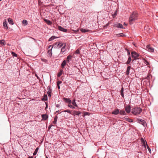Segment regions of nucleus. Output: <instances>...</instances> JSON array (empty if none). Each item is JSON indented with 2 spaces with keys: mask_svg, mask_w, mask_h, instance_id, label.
<instances>
[{
  "mask_svg": "<svg viewBox=\"0 0 158 158\" xmlns=\"http://www.w3.org/2000/svg\"><path fill=\"white\" fill-rule=\"evenodd\" d=\"M58 112H59V110L57 111L56 112V113H58Z\"/></svg>",
  "mask_w": 158,
  "mask_h": 158,
  "instance_id": "obj_52",
  "label": "nucleus"
},
{
  "mask_svg": "<svg viewBox=\"0 0 158 158\" xmlns=\"http://www.w3.org/2000/svg\"><path fill=\"white\" fill-rule=\"evenodd\" d=\"M131 56L132 57L135 59H137V58L139 56V54L135 51L132 52H131Z\"/></svg>",
  "mask_w": 158,
  "mask_h": 158,
  "instance_id": "obj_4",
  "label": "nucleus"
},
{
  "mask_svg": "<svg viewBox=\"0 0 158 158\" xmlns=\"http://www.w3.org/2000/svg\"><path fill=\"white\" fill-rule=\"evenodd\" d=\"M3 26L5 29H8V27H7V23L6 20H5L3 22Z\"/></svg>",
  "mask_w": 158,
  "mask_h": 158,
  "instance_id": "obj_13",
  "label": "nucleus"
},
{
  "mask_svg": "<svg viewBox=\"0 0 158 158\" xmlns=\"http://www.w3.org/2000/svg\"><path fill=\"white\" fill-rule=\"evenodd\" d=\"M64 100L67 103H71V101L69 98H64Z\"/></svg>",
  "mask_w": 158,
  "mask_h": 158,
  "instance_id": "obj_20",
  "label": "nucleus"
},
{
  "mask_svg": "<svg viewBox=\"0 0 158 158\" xmlns=\"http://www.w3.org/2000/svg\"><path fill=\"white\" fill-rule=\"evenodd\" d=\"M57 86L58 88L59 89H60V85H57Z\"/></svg>",
  "mask_w": 158,
  "mask_h": 158,
  "instance_id": "obj_48",
  "label": "nucleus"
},
{
  "mask_svg": "<svg viewBox=\"0 0 158 158\" xmlns=\"http://www.w3.org/2000/svg\"><path fill=\"white\" fill-rule=\"evenodd\" d=\"M119 112V110L118 109H115L114 110H113L112 112V114L114 115H117Z\"/></svg>",
  "mask_w": 158,
  "mask_h": 158,
  "instance_id": "obj_10",
  "label": "nucleus"
},
{
  "mask_svg": "<svg viewBox=\"0 0 158 158\" xmlns=\"http://www.w3.org/2000/svg\"><path fill=\"white\" fill-rule=\"evenodd\" d=\"M125 110L127 113H129L131 111V107L129 105H127L125 107Z\"/></svg>",
  "mask_w": 158,
  "mask_h": 158,
  "instance_id": "obj_9",
  "label": "nucleus"
},
{
  "mask_svg": "<svg viewBox=\"0 0 158 158\" xmlns=\"http://www.w3.org/2000/svg\"><path fill=\"white\" fill-rule=\"evenodd\" d=\"M141 141L142 144V145L145 148H146V145H147V142L145 140H144L143 138H142L141 139Z\"/></svg>",
  "mask_w": 158,
  "mask_h": 158,
  "instance_id": "obj_5",
  "label": "nucleus"
},
{
  "mask_svg": "<svg viewBox=\"0 0 158 158\" xmlns=\"http://www.w3.org/2000/svg\"><path fill=\"white\" fill-rule=\"evenodd\" d=\"M56 38L55 36H52L51 37H50L49 39L48 40L49 41H51L53 40H54Z\"/></svg>",
  "mask_w": 158,
  "mask_h": 158,
  "instance_id": "obj_32",
  "label": "nucleus"
},
{
  "mask_svg": "<svg viewBox=\"0 0 158 158\" xmlns=\"http://www.w3.org/2000/svg\"><path fill=\"white\" fill-rule=\"evenodd\" d=\"M65 44H64L62 46V48L61 50V52H63L65 51Z\"/></svg>",
  "mask_w": 158,
  "mask_h": 158,
  "instance_id": "obj_16",
  "label": "nucleus"
},
{
  "mask_svg": "<svg viewBox=\"0 0 158 158\" xmlns=\"http://www.w3.org/2000/svg\"><path fill=\"white\" fill-rule=\"evenodd\" d=\"M131 69V66H129L127 68V70L126 72V74L127 75H128L130 73V70Z\"/></svg>",
  "mask_w": 158,
  "mask_h": 158,
  "instance_id": "obj_18",
  "label": "nucleus"
},
{
  "mask_svg": "<svg viewBox=\"0 0 158 158\" xmlns=\"http://www.w3.org/2000/svg\"><path fill=\"white\" fill-rule=\"evenodd\" d=\"M71 103H69L68 106L70 108L72 109H75V107L74 106H73L71 104Z\"/></svg>",
  "mask_w": 158,
  "mask_h": 158,
  "instance_id": "obj_36",
  "label": "nucleus"
},
{
  "mask_svg": "<svg viewBox=\"0 0 158 158\" xmlns=\"http://www.w3.org/2000/svg\"><path fill=\"white\" fill-rule=\"evenodd\" d=\"M50 128H51V127H50V126H49L48 127V129H50Z\"/></svg>",
  "mask_w": 158,
  "mask_h": 158,
  "instance_id": "obj_53",
  "label": "nucleus"
},
{
  "mask_svg": "<svg viewBox=\"0 0 158 158\" xmlns=\"http://www.w3.org/2000/svg\"><path fill=\"white\" fill-rule=\"evenodd\" d=\"M76 100L75 99L73 100L72 102H71L72 104L74 106L76 107H78V106L76 103L75 102Z\"/></svg>",
  "mask_w": 158,
  "mask_h": 158,
  "instance_id": "obj_23",
  "label": "nucleus"
},
{
  "mask_svg": "<svg viewBox=\"0 0 158 158\" xmlns=\"http://www.w3.org/2000/svg\"><path fill=\"white\" fill-rule=\"evenodd\" d=\"M2 0H0V1H1Z\"/></svg>",
  "mask_w": 158,
  "mask_h": 158,
  "instance_id": "obj_58",
  "label": "nucleus"
},
{
  "mask_svg": "<svg viewBox=\"0 0 158 158\" xmlns=\"http://www.w3.org/2000/svg\"><path fill=\"white\" fill-rule=\"evenodd\" d=\"M124 25H125V26H126L127 25L125 23H124Z\"/></svg>",
  "mask_w": 158,
  "mask_h": 158,
  "instance_id": "obj_54",
  "label": "nucleus"
},
{
  "mask_svg": "<svg viewBox=\"0 0 158 158\" xmlns=\"http://www.w3.org/2000/svg\"><path fill=\"white\" fill-rule=\"evenodd\" d=\"M81 114V113L80 111H76L75 110L73 111L72 112V113H71V114L73 115V116H75V115H79Z\"/></svg>",
  "mask_w": 158,
  "mask_h": 158,
  "instance_id": "obj_7",
  "label": "nucleus"
},
{
  "mask_svg": "<svg viewBox=\"0 0 158 158\" xmlns=\"http://www.w3.org/2000/svg\"><path fill=\"white\" fill-rule=\"evenodd\" d=\"M48 99L47 96L46 95L42 99L43 100L46 101Z\"/></svg>",
  "mask_w": 158,
  "mask_h": 158,
  "instance_id": "obj_39",
  "label": "nucleus"
},
{
  "mask_svg": "<svg viewBox=\"0 0 158 158\" xmlns=\"http://www.w3.org/2000/svg\"><path fill=\"white\" fill-rule=\"evenodd\" d=\"M115 26L116 27L118 28H124L123 25L119 23H117L115 24Z\"/></svg>",
  "mask_w": 158,
  "mask_h": 158,
  "instance_id": "obj_14",
  "label": "nucleus"
},
{
  "mask_svg": "<svg viewBox=\"0 0 158 158\" xmlns=\"http://www.w3.org/2000/svg\"><path fill=\"white\" fill-rule=\"evenodd\" d=\"M147 148L148 149L149 151L150 152L151 151V149L148 146V145H147Z\"/></svg>",
  "mask_w": 158,
  "mask_h": 158,
  "instance_id": "obj_43",
  "label": "nucleus"
},
{
  "mask_svg": "<svg viewBox=\"0 0 158 158\" xmlns=\"http://www.w3.org/2000/svg\"><path fill=\"white\" fill-rule=\"evenodd\" d=\"M123 119L124 120H126V121L129 122H133V120L130 118H128L127 117H124L123 118Z\"/></svg>",
  "mask_w": 158,
  "mask_h": 158,
  "instance_id": "obj_15",
  "label": "nucleus"
},
{
  "mask_svg": "<svg viewBox=\"0 0 158 158\" xmlns=\"http://www.w3.org/2000/svg\"><path fill=\"white\" fill-rule=\"evenodd\" d=\"M39 150V148L37 147L35 150V151L33 153V155H35L37 154L38 151Z\"/></svg>",
  "mask_w": 158,
  "mask_h": 158,
  "instance_id": "obj_33",
  "label": "nucleus"
},
{
  "mask_svg": "<svg viewBox=\"0 0 158 158\" xmlns=\"http://www.w3.org/2000/svg\"><path fill=\"white\" fill-rule=\"evenodd\" d=\"M56 106L57 107H59L60 106V105L59 104H57L56 105Z\"/></svg>",
  "mask_w": 158,
  "mask_h": 158,
  "instance_id": "obj_49",
  "label": "nucleus"
},
{
  "mask_svg": "<svg viewBox=\"0 0 158 158\" xmlns=\"http://www.w3.org/2000/svg\"><path fill=\"white\" fill-rule=\"evenodd\" d=\"M11 54L13 56L15 57H17V55L14 52H11Z\"/></svg>",
  "mask_w": 158,
  "mask_h": 158,
  "instance_id": "obj_37",
  "label": "nucleus"
},
{
  "mask_svg": "<svg viewBox=\"0 0 158 158\" xmlns=\"http://www.w3.org/2000/svg\"><path fill=\"white\" fill-rule=\"evenodd\" d=\"M131 60V56H129V57H128V60L127 61V62L126 63V64H130Z\"/></svg>",
  "mask_w": 158,
  "mask_h": 158,
  "instance_id": "obj_25",
  "label": "nucleus"
},
{
  "mask_svg": "<svg viewBox=\"0 0 158 158\" xmlns=\"http://www.w3.org/2000/svg\"><path fill=\"white\" fill-rule=\"evenodd\" d=\"M147 48L148 51L150 52H153L154 51V48L151 47L149 45H148L147 46Z\"/></svg>",
  "mask_w": 158,
  "mask_h": 158,
  "instance_id": "obj_8",
  "label": "nucleus"
},
{
  "mask_svg": "<svg viewBox=\"0 0 158 158\" xmlns=\"http://www.w3.org/2000/svg\"><path fill=\"white\" fill-rule=\"evenodd\" d=\"M63 112H68V113H69L70 114H71V113H72V112H71L69 110H64L63 111Z\"/></svg>",
  "mask_w": 158,
  "mask_h": 158,
  "instance_id": "obj_38",
  "label": "nucleus"
},
{
  "mask_svg": "<svg viewBox=\"0 0 158 158\" xmlns=\"http://www.w3.org/2000/svg\"><path fill=\"white\" fill-rule=\"evenodd\" d=\"M138 14L135 12H133L131 14L129 18V22L130 24H131L133 23V22L137 19Z\"/></svg>",
  "mask_w": 158,
  "mask_h": 158,
  "instance_id": "obj_1",
  "label": "nucleus"
},
{
  "mask_svg": "<svg viewBox=\"0 0 158 158\" xmlns=\"http://www.w3.org/2000/svg\"><path fill=\"white\" fill-rule=\"evenodd\" d=\"M116 15V13H115L114 14V15L115 16Z\"/></svg>",
  "mask_w": 158,
  "mask_h": 158,
  "instance_id": "obj_56",
  "label": "nucleus"
},
{
  "mask_svg": "<svg viewBox=\"0 0 158 158\" xmlns=\"http://www.w3.org/2000/svg\"><path fill=\"white\" fill-rule=\"evenodd\" d=\"M120 94L121 96L123 98L124 97V94H123V88L122 87L120 90Z\"/></svg>",
  "mask_w": 158,
  "mask_h": 158,
  "instance_id": "obj_28",
  "label": "nucleus"
},
{
  "mask_svg": "<svg viewBox=\"0 0 158 158\" xmlns=\"http://www.w3.org/2000/svg\"><path fill=\"white\" fill-rule=\"evenodd\" d=\"M44 20L48 25H50L52 23V22L49 20L44 19Z\"/></svg>",
  "mask_w": 158,
  "mask_h": 158,
  "instance_id": "obj_21",
  "label": "nucleus"
},
{
  "mask_svg": "<svg viewBox=\"0 0 158 158\" xmlns=\"http://www.w3.org/2000/svg\"><path fill=\"white\" fill-rule=\"evenodd\" d=\"M127 54L129 55V56H130V52L129 51H127Z\"/></svg>",
  "mask_w": 158,
  "mask_h": 158,
  "instance_id": "obj_47",
  "label": "nucleus"
},
{
  "mask_svg": "<svg viewBox=\"0 0 158 158\" xmlns=\"http://www.w3.org/2000/svg\"><path fill=\"white\" fill-rule=\"evenodd\" d=\"M28 158H33V156H29V157H28Z\"/></svg>",
  "mask_w": 158,
  "mask_h": 158,
  "instance_id": "obj_51",
  "label": "nucleus"
},
{
  "mask_svg": "<svg viewBox=\"0 0 158 158\" xmlns=\"http://www.w3.org/2000/svg\"><path fill=\"white\" fill-rule=\"evenodd\" d=\"M81 32H84V33H85L86 32H88L89 31L87 29H84L83 28L81 29Z\"/></svg>",
  "mask_w": 158,
  "mask_h": 158,
  "instance_id": "obj_29",
  "label": "nucleus"
},
{
  "mask_svg": "<svg viewBox=\"0 0 158 158\" xmlns=\"http://www.w3.org/2000/svg\"><path fill=\"white\" fill-rule=\"evenodd\" d=\"M142 111V109L140 107H135L133 109L132 113L135 115L139 114Z\"/></svg>",
  "mask_w": 158,
  "mask_h": 158,
  "instance_id": "obj_2",
  "label": "nucleus"
},
{
  "mask_svg": "<svg viewBox=\"0 0 158 158\" xmlns=\"http://www.w3.org/2000/svg\"><path fill=\"white\" fill-rule=\"evenodd\" d=\"M57 118H58V117L57 116V115H56L55 116V117L54 118V121L53 122V123L54 124H56V122L57 121Z\"/></svg>",
  "mask_w": 158,
  "mask_h": 158,
  "instance_id": "obj_31",
  "label": "nucleus"
},
{
  "mask_svg": "<svg viewBox=\"0 0 158 158\" xmlns=\"http://www.w3.org/2000/svg\"><path fill=\"white\" fill-rule=\"evenodd\" d=\"M36 77H37V79H39V77H38L37 75H36Z\"/></svg>",
  "mask_w": 158,
  "mask_h": 158,
  "instance_id": "obj_55",
  "label": "nucleus"
},
{
  "mask_svg": "<svg viewBox=\"0 0 158 158\" xmlns=\"http://www.w3.org/2000/svg\"><path fill=\"white\" fill-rule=\"evenodd\" d=\"M22 23L23 24H24V26H25L27 24V21L25 19H24L22 21Z\"/></svg>",
  "mask_w": 158,
  "mask_h": 158,
  "instance_id": "obj_35",
  "label": "nucleus"
},
{
  "mask_svg": "<svg viewBox=\"0 0 158 158\" xmlns=\"http://www.w3.org/2000/svg\"><path fill=\"white\" fill-rule=\"evenodd\" d=\"M42 119L45 120H47L48 118V116L45 114H42Z\"/></svg>",
  "mask_w": 158,
  "mask_h": 158,
  "instance_id": "obj_17",
  "label": "nucleus"
},
{
  "mask_svg": "<svg viewBox=\"0 0 158 158\" xmlns=\"http://www.w3.org/2000/svg\"><path fill=\"white\" fill-rule=\"evenodd\" d=\"M0 44L2 45H5L6 44L5 40H0Z\"/></svg>",
  "mask_w": 158,
  "mask_h": 158,
  "instance_id": "obj_30",
  "label": "nucleus"
},
{
  "mask_svg": "<svg viewBox=\"0 0 158 158\" xmlns=\"http://www.w3.org/2000/svg\"><path fill=\"white\" fill-rule=\"evenodd\" d=\"M120 36H124L123 34V35L121 34L120 35Z\"/></svg>",
  "mask_w": 158,
  "mask_h": 158,
  "instance_id": "obj_50",
  "label": "nucleus"
},
{
  "mask_svg": "<svg viewBox=\"0 0 158 158\" xmlns=\"http://www.w3.org/2000/svg\"><path fill=\"white\" fill-rule=\"evenodd\" d=\"M75 53L76 54H78L79 53V50L78 49H77L76 51H75Z\"/></svg>",
  "mask_w": 158,
  "mask_h": 158,
  "instance_id": "obj_45",
  "label": "nucleus"
},
{
  "mask_svg": "<svg viewBox=\"0 0 158 158\" xmlns=\"http://www.w3.org/2000/svg\"><path fill=\"white\" fill-rule=\"evenodd\" d=\"M66 64L65 60H64L61 64V66L62 68H64Z\"/></svg>",
  "mask_w": 158,
  "mask_h": 158,
  "instance_id": "obj_27",
  "label": "nucleus"
},
{
  "mask_svg": "<svg viewBox=\"0 0 158 158\" xmlns=\"http://www.w3.org/2000/svg\"><path fill=\"white\" fill-rule=\"evenodd\" d=\"M119 114L120 115H126V113L124 110H119Z\"/></svg>",
  "mask_w": 158,
  "mask_h": 158,
  "instance_id": "obj_19",
  "label": "nucleus"
},
{
  "mask_svg": "<svg viewBox=\"0 0 158 158\" xmlns=\"http://www.w3.org/2000/svg\"><path fill=\"white\" fill-rule=\"evenodd\" d=\"M58 28L59 30L64 32H66L67 31V29H65L60 26H58Z\"/></svg>",
  "mask_w": 158,
  "mask_h": 158,
  "instance_id": "obj_12",
  "label": "nucleus"
},
{
  "mask_svg": "<svg viewBox=\"0 0 158 158\" xmlns=\"http://www.w3.org/2000/svg\"><path fill=\"white\" fill-rule=\"evenodd\" d=\"M72 57V56L70 55L68 56L67 57L66 59L67 61L69 63V62L70 61V60H71Z\"/></svg>",
  "mask_w": 158,
  "mask_h": 158,
  "instance_id": "obj_22",
  "label": "nucleus"
},
{
  "mask_svg": "<svg viewBox=\"0 0 158 158\" xmlns=\"http://www.w3.org/2000/svg\"><path fill=\"white\" fill-rule=\"evenodd\" d=\"M31 38H32V37H31ZM33 39L34 40H35V39H34L33 38Z\"/></svg>",
  "mask_w": 158,
  "mask_h": 158,
  "instance_id": "obj_57",
  "label": "nucleus"
},
{
  "mask_svg": "<svg viewBox=\"0 0 158 158\" xmlns=\"http://www.w3.org/2000/svg\"><path fill=\"white\" fill-rule=\"evenodd\" d=\"M143 63H144L146 65H148L149 64V63L145 59L143 58Z\"/></svg>",
  "mask_w": 158,
  "mask_h": 158,
  "instance_id": "obj_26",
  "label": "nucleus"
},
{
  "mask_svg": "<svg viewBox=\"0 0 158 158\" xmlns=\"http://www.w3.org/2000/svg\"><path fill=\"white\" fill-rule=\"evenodd\" d=\"M121 34L123 35V33H121V34H117V36L118 37H121V36H120V35Z\"/></svg>",
  "mask_w": 158,
  "mask_h": 158,
  "instance_id": "obj_46",
  "label": "nucleus"
},
{
  "mask_svg": "<svg viewBox=\"0 0 158 158\" xmlns=\"http://www.w3.org/2000/svg\"><path fill=\"white\" fill-rule=\"evenodd\" d=\"M47 158H48V157H47Z\"/></svg>",
  "mask_w": 158,
  "mask_h": 158,
  "instance_id": "obj_59",
  "label": "nucleus"
},
{
  "mask_svg": "<svg viewBox=\"0 0 158 158\" xmlns=\"http://www.w3.org/2000/svg\"><path fill=\"white\" fill-rule=\"evenodd\" d=\"M148 158H149V157Z\"/></svg>",
  "mask_w": 158,
  "mask_h": 158,
  "instance_id": "obj_60",
  "label": "nucleus"
},
{
  "mask_svg": "<svg viewBox=\"0 0 158 158\" xmlns=\"http://www.w3.org/2000/svg\"><path fill=\"white\" fill-rule=\"evenodd\" d=\"M63 44L62 43L59 42H56L53 44L52 47L56 48H61L63 45Z\"/></svg>",
  "mask_w": 158,
  "mask_h": 158,
  "instance_id": "obj_3",
  "label": "nucleus"
},
{
  "mask_svg": "<svg viewBox=\"0 0 158 158\" xmlns=\"http://www.w3.org/2000/svg\"><path fill=\"white\" fill-rule=\"evenodd\" d=\"M63 72V71L62 69H61L59 73H58L57 76L59 77H60L62 74Z\"/></svg>",
  "mask_w": 158,
  "mask_h": 158,
  "instance_id": "obj_34",
  "label": "nucleus"
},
{
  "mask_svg": "<svg viewBox=\"0 0 158 158\" xmlns=\"http://www.w3.org/2000/svg\"><path fill=\"white\" fill-rule=\"evenodd\" d=\"M141 141L142 144V145L145 148H146V145H147V142L145 140H144L143 138H142L141 139Z\"/></svg>",
  "mask_w": 158,
  "mask_h": 158,
  "instance_id": "obj_6",
  "label": "nucleus"
},
{
  "mask_svg": "<svg viewBox=\"0 0 158 158\" xmlns=\"http://www.w3.org/2000/svg\"><path fill=\"white\" fill-rule=\"evenodd\" d=\"M8 22L11 25H13L14 23L13 22L12 19L10 18H9L8 19Z\"/></svg>",
  "mask_w": 158,
  "mask_h": 158,
  "instance_id": "obj_24",
  "label": "nucleus"
},
{
  "mask_svg": "<svg viewBox=\"0 0 158 158\" xmlns=\"http://www.w3.org/2000/svg\"><path fill=\"white\" fill-rule=\"evenodd\" d=\"M137 121L139 123H140L143 126L144 125L145 122L144 120L141 119L139 118H137Z\"/></svg>",
  "mask_w": 158,
  "mask_h": 158,
  "instance_id": "obj_11",
  "label": "nucleus"
},
{
  "mask_svg": "<svg viewBox=\"0 0 158 158\" xmlns=\"http://www.w3.org/2000/svg\"><path fill=\"white\" fill-rule=\"evenodd\" d=\"M47 90H48L47 92H52L51 89H50V87L49 86L48 87V89H47Z\"/></svg>",
  "mask_w": 158,
  "mask_h": 158,
  "instance_id": "obj_40",
  "label": "nucleus"
},
{
  "mask_svg": "<svg viewBox=\"0 0 158 158\" xmlns=\"http://www.w3.org/2000/svg\"><path fill=\"white\" fill-rule=\"evenodd\" d=\"M41 60L43 62H46L47 61V60L46 59L41 58Z\"/></svg>",
  "mask_w": 158,
  "mask_h": 158,
  "instance_id": "obj_41",
  "label": "nucleus"
},
{
  "mask_svg": "<svg viewBox=\"0 0 158 158\" xmlns=\"http://www.w3.org/2000/svg\"><path fill=\"white\" fill-rule=\"evenodd\" d=\"M47 93L48 96L51 97V92H47Z\"/></svg>",
  "mask_w": 158,
  "mask_h": 158,
  "instance_id": "obj_42",
  "label": "nucleus"
},
{
  "mask_svg": "<svg viewBox=\"0 0 158 158\" xmlns=\"http://www.w3.org/2000/svg\"><path fill=\"white\" fill-rule=\"evenodd\" d=\"M62 83V81H58L57 82V85H60Z\"/></svg>",
  "mask_w": 158,
  "mask_h": 158,
  "instance_id": "obj_44",
  "label": "nucleus"
}]
</instances>
